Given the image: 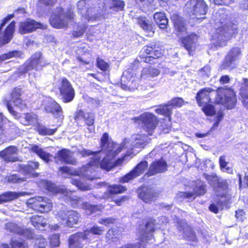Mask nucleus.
I'll list each match as a JSON object with an SVG mask.
<instances>
[{"instance_id": "obj_59", "label": "nucleus", "mask_w": 248, "mask_h": 248, "mask_svg": "<svg viewBox=\"0 0 248 248\" xmlns=\"http://www.w3.org/2000/svg\"><path fill=\"white\" fill-rule=\"evenodd\" d=\"M210 67L209 65H206L200 70L199 74L203 77H209L210 76Z\"/></svg>"}, {"instance_id": "obj_17", "label": "nucleus", "mask_w": 248, "mask_h": 248, "mask_svg": "<svg viewBox=\"0 0 248 248\" xmlns=\"http://www.w3.org/2000/svg\"><path fill=\"white\" fill-rule=\"evenodd\" d=\"M7 108L9 112L16 119H19L21 124L25 125H35L37 124V116L33 113H27L24 116H20L19 114L15 111L11 103L8 102Z\"/></svg>"}, {"instance_id": "obj_14", "label": "nucleus", "mask_w": 248, "mask_h": 248, "mask_svg": "<svg viewBox=\"0 0 248 248\" xmlns=\"http://www.w3.org/2000/svg\"><path fill=\"white\" fill-rule=\"evenodd\" d=\"M58 218L62 220V224L69 227H74L78 224L80 216L77 211L61 210L57 214Z\"/></svg>"}, {"instance_id": "obj_49", "label": "nucleus", "mask_w": 248, "mask_h": 248, "mask_svg": "<svg viewBox=\"0 0 248 248\" xmlns=\"http://www.w3.org/2000/svg\"><path fill=\"white\" fill-rule=\"evenodd\" d=\"M160 74L159 70L157 68L150 67L144 68L142 70V76H147V77L154 78Z\"/></svg>"}, {"instance_id": "obj_4", "label": "nucleus", "mask_w": 248, "mask_h": 248, "mask_svg": "<svg viewBox=\"0 0 248 248\" xmlns=\"http://www.w3.org/2000/svg\"><path fill=\"white\" fill-rule=\"evenodd\" d=\"M237 29V25L231 22L217 29L212 35L213 40L215 41L214 42V45L219 47L226 46V42L233 34L235 33Z\"/></svg>"}, {"instance_id": "obj_9", "label": "nucleus", "mask_w": 248, "mask_h": 248, "mask_svg": "<svg viewBox=\"0 0 248 248\" xmlns=\"http://www.w3.org/2000/svg\"><path fill=\"white\" fill-rule=\"evenodd\" d=\"M135 122H139L143 130L147 133L148 135H152L156 128L157 120L156 116L153 113L145 112L139 117L134 118Z\"/></svg>"}, {"instance_id": "obj_43", "label": "nucleus", "mask_w": 248, "mask_h": 248, "mask_svg": "<svg viewBox=\"0 0 248 248\" xmlns=\"http://www.w3.org/2000/svg\"><path fill=\"white\" fill-rule=\"evenodd\" d=\"M105 230L104 228L99 227L97 225H94L91 227L89 230L86 229L83 232L86 234V236L87 239H90L93 235H100L102 234Z\"/></svg>"}, {"instance_id": "obj_31", "label": "nucleus", "mask_w": 248, "mask_h": 248, "mask_svg": "<svg viewBox=\"0 0 248 248\" xmlns=\"http://www.w3.org/2000/svg\"><path fill=\"white\" fill-rule=\"evenodd\" d=\"M94 114L92 112H84L82 110H78L75 115L77 121L84 119L85 123L88 126H92L94 122Z\"/></svg>"}, {"instance_id": "obj_56", "label": "nucleus", "mask_w": 248, "mask_h": 248, "mask_svg": "<svg viewBox=\"0 0 248 248\" xmlns=\"http://www.w3.org/2000/svg\"><path fill=\"white\" fill-rule=\"evenodd\" d=\"M86 30V27L85 25L79 26L77 30L74 31L72 34L74 37L78 38L83 35Z\"/></svg>"}, {"instance_id": "obj_23", "label": "nucleus", "mask_w": 248, "mask_h": 248, "mask_svg": "<svg viewBox=\"0 0 248 248\" xmlns=\"http://www.w3.org/2000/svg\"><path fill=\"white\" fill-rule=\"evenodd\" d=\"M84 232H78L71 235L68 238L69 248H83L84 241L87 239Z\"/></svg>"}, {"instance_id": "obj_12", "label": "nucleus", "mask_w": 248, "mask_h": 248, "mask_svg": "<svg viewBox=\"0 0 248 248\" xmlns=\"http://www.w3.org/2000/svg\"><path fill=\"white\" fill-rule=\"evenodd\" d=\"M71 192L67 193L66 200L73 207H81L86 210L87 214L95 213L99 210V207L96 205H92L88 202H83L81 198L73 195Z\"/></svg>"}, {"instance_id": "obj_7", "label": "nucleus", "mask_w": 248, "mask_h": 248, "mask_svg": "<svg viewBox=\"0 0 248 248\" xmlns=\"http://www.w3.org/2000/svg\"><path fill=\"white\" fill-rule=\"evenodd\" d=\"M168 218L165 217H161L157 220L154 219H150L145 224L144 228H142L141 231V241L151 240L153 235V233L155 230L157 229H161L164 227V224L168 223Z\"/></svg>"}, {"instance_id": "obj_28", "label": "nucleus", "mask_w": 248, "mask_h": 248, "mask_svg": "<svg viewBox=\"0 0 248 248\" xmlns=\"http://www.w3.org/2000/svg\"><path fill=\"white\" fill-rule=\"evenodd\" d=\"M17 149L14 146H10L0 152V156L6 162H16L17 160Z\"/></svg>"}, {"instance_id": "obj_19", "label": "nucleus", "mask_w": 248, "mask_h": 248, "mask_svg": "<svg viewBox=\"0 0 248 248\" xmlns=\"http://www.w3.org/2000/svg\"><path fill=\"white\" fill-rule=\"evenodd\" d=\"M184 100L181 97L172 98L168 103L160 105L159 108L155 110L156 113L170 117L172 113V108L173 107H181L184 104Z\"/></svg>"}, {"instance_id": "obj_27", "label": "nucleus", "mask_w": 248, "mask_h": 248, "mask_svg": "<svg viewBox=\"0 0 248 248\" xmlns=\"http://www.w3.org/2000/svg\"><path fill=\"white\" fill-rule=\"evenodd\" d=\"M138 197L144 202L149 203L156 196V193L152 188L146 186L140 187L137 191Z\"/></svg>"}, {"instance_id": "obj_45", "label": "nucleus", "mask_w": 248, "mask_h": 248, "mask_svg": "<svg viewBox=\"0 0 248 248\" xmlns=\"http://www.w3.org/2000/svg\"><path fill=\"white\" fill-rule=\"evenodd\" d=\"M143 11L152 10L153 9L154 0H135Z\"/></svg>"}, {"instance_id": "obj_62", "label": "nucleus", "mask_w": 248, "mask_h": 248, "mask_svg": "<svg viewBox=\"0 0 248 248\" xmlns=\"http://www.w3.org/2000/svg\"><path fill=\"white\" fill-rule=\"evenodd\" d=\"M70 169L67 166H62L59 168V174L62 177L69 174Z\"/></svg>"}, {"instance_id": "obj_11", "label": "nucleus", "mask_w": 248, "mask_h": 248, "mask_svg": "<svg viewBox=\"0 0 248 248\" xmlns=\"http://www.w3.org/2000/svg\"><path fill=\"white\" fill-rule=\"evenodd\" d=\"M27 204L30 208L41 213L47 212L52 207L51 200L47 197L41 196L29 199Z\"/></svg>"}, {"instance_id": "obj_13", "label": "nucleus", "mask_w": 248, "mask_h": 248, "mask_svg": "<svg viewBox=\"0 0 248 248\" xmlns=\"http://www.w3.org/2000/svg\"><path fill=\"white\" fill-rule=\"evenodd\" d=\"M60 99L63 103L71 102L75 96V90L71 83L65 78H62L59 85Z\"/></svg>"}, {"instance_id": "obj_38", "label": "nucleus", "mask_w": 248, "mask_h": 248, "mask_svg": "<svg viewBox=\"0 0 248 248\" xmlns=\"http://www.w3.org/2000/svg\"><path fill=\"white\" fill-rule=\"evenodd\" d=\"M31 151L40 157V158H41L46 163H48L50 161H51V157H52V155L50 154L45 151L43 149L40 148L38 146L36 145H33L31 147Z\"/></svg>"}, {"instance_id": "obj_60", "label": "nucleus", "mask_w": 248, "mask_h": 248, "mask_svg": "<svg viewBox=\"0 0 248 248\" xmlns=\"http://www.w3.org/2000/svg\"><path fill=\"white\" fill-rule=\"evenodd\" d=\"M12 248H28L26 244L24 242L13 241L12 242Z\"/></svg>"}, {"instance_id": "obj_44", "label": "nucleus", "mask_w": 248, "mask_h": 248, "mask_svg": "<svg viewBox=\"0 0 248 248\" xmlns=\"http://www.w3.org/2000/svg\"><path fill=\"white\" fill-rule=\"evenodd\" d=\"M126 187L121 185H114L110 186L108 187L107 192L108 196L111 197L113 195L121 193L126 191Z\"/></svg>"}, {"instance_id": "obj_5", "label": "nucleus", "mask_w": 248, "mask_h": 248, "mask_svg": "<svg viewBox=\"0 0 248 248\" xmlns=\"http://www.w3.org/2000/svg\"><path fill=\"white\" fill-rule=\"evenodd\" d=\"M49 64V63L47 62L42 56V53L37 51L33 54L30 59L27 60L24 64L19 69L18 73L20 76H21L28 71L32 69L40 71Z\"/></svg>"}, {"instance_id": "obj_51", "label": "nucleus", "mask_w": 248, "mask_h": 248, "mask_svg": "<svg viewBox=\"0 0 248 248\" xmlns=\"http://www.w3.org/2000/svg\"><path fill=\"white\" fill-rule=\"evenodd\" d=\"M203 176L208 181L209 185L214 187L215 186L217 183L219 181L218 177L214 173L208 174L204 173L203 174Z\"/></svg>"}, {"instance_id": "obj_37", "label": "nucleus", "mask_w": 248, "mask_h": 248, "mask_svg": "<svg viewBox=\"0 0 248 248\" xmlns=\"http://www.w3.org/2000/svg\"><path fill=\"white\" fill-rule=\"evenodd\" d=\"M154 18L155 23L161 29H165L168 25V19L165 13L156 12L154 14Z\"/></svg>"}, {"instance_id": "obj_57", "label": "nucleus", "mask_w": 248, "mask_h": 248, "mask_svg": "<svg viewBox=\"0 0 248 248\" xmlns=\"http://www.w3.org/2000/svg\"><path fill=\"white\" fill-rule=\"evenodd\" d=\"M47 245L46 240L42 237L38 238L35 242V248H46Z\"/></svg>"}, {"instance_id": "obj_58", "label": "nucleus", "mask_w": 248, "mask_h": 248, "mask_svg": "<svg viewBox=\"0 0 248 248\" xmlns=\"http://www.w3.org/2000/svg\"><path fill=\"white\" fill-rule=\"evenodd\" d=\"M77 8L81 14H84V12L87 11L86 0L79 1L77 3Z\"/></svg>"}, {"instance_id": "obj_55", "label": "nucleus", "mask_w": 248, "mask_h": 248, "mask_svg": "<svg viewBox=\"0 0 248 248\" xmlns=\"http://www.w3.org/2000/svg\"><path fill=\"white\" fill-rule=\"evenodd\" d=\"M167 118H168V121L166 123L164 122L162 123L159 126L160 131L164 134L168 133L171 128V124L170 122V116Z\"/></svg>"}, {"instance_id": "obj_40", "label": "nucleus", "mask_w": 248, "mask_h": 248, "mask_svg": "<svg viewBox=\"0 0 248 248\" xmlns=\"http://www.w3.org/2000/svg\"><path fill=\"white\" fill-rule=\"evenodd\" d=\"M206 185L203 182L200 180H198L196 182L193 192H191V193L194 195V199L197 196L203 195L206 192Z\"/></svg>"}, {"instance_id": "obj_15", "label": "nucleus", "mask_w": 248, "mask_h": 248, "mask_svg": "<svg viewBox=\"0 0 248 248\" xmlns=\"http://www.w3.org/2000/svg\"><path fill=\"white\" fill-rule=\"evenodd\" d=\"M241 56V48L237 46L232 47L227 53L219 67V69L223 70L228 68L232 69L234 67L235 62L240 59Z\"/></svg>"}, {"instance_id": "obj_2", "label": "nucleus", "mask_w": 248, "mask_h": 248, "mask_svg": "<svg viewBox=\"0 0 248 248\" xmlns=\"http://www.w3.org/2000/svg\"><path fill=\"white\" fill-rule=\"evenodd\" d=\"M216 96L214 102L221 104L228 109L233 108L236 102L235 93L231 88H218L215 91L210 88H205L199 91L196 96V101L199 106L207 116L214 115L216 113L215 107L211 104V97Z\"/></svg>"}, {"instance_id": "obj_52", "label": "nucleus", "mask_w": 248, "mask_h": 248, "mask_svg": "<svg viewBox=\"0 0 248 248\" xmlns=\"http://www.w3.org/2000/svg\"><path fill=\"white\" fill-rule=\"evenodd\" d=\"M56 130L57 129H50L42 125H39L37 127L38 133L42 135H52L55 133Z\"/></svg>"}, {"instance_id": "obj_41", "label": "nucleus", "mask_w": 248, "mask_h": 248, "mask_svg": "<svg viewBox=\"0 0 248 248\" xmlns=\"http://www.w3.org/2000/svg\"><path fill=\"white\" fill-rule=\"evenodd\" d=\"M19 195L14 191H7L0 194V204L9 202L18 198Z\"/></svg>"}, {"instance_id": "obj_30", "label": "nucleus", "mask_w": 248, "mask_h": 248, "mask_svg": "<svg viewBox=\"0 0 248 248\" xmlns=\"http://www.w3.org/2000/svg\"><path fill=\"white\" fill-rule=\"evenodd\" d=\"M56 158L65 164L76 165L77 163V160L72 156L70 150L63 149L58 152Z\"/></svg>"}, {"instance_id": "obj_25", "label": "nucleus", "mask_w": 248, "mask_h": 248, "mask_svg": "<svg viewBox=\"0 0 248 248\" xmlns=\"http://www.w3.org/2000/svg\"><path fill=\"white\" fill-rule=\"evenodd\" d=\"M5 228L11 232L23 235L29 239L32 238L33 237V234L31 230L21 228L14 223H7L5 225Z\"/></svg>"}, {"instance_id": "obj_22", "label": "nucleus", "mask_w": 248, "mask_h": 248, "mask_svg": "<svg viewBox=\"0 0 248 248\" xmlns=\"http://www.w3.org/2000/svg\"><path fill=\"white\" fill-rule=\"evenodd\" d=\"M42 28L43 25L41 23L29 18L20 23L19 31L21 34H24L32 32L37 29Z\"/></svg>"}, {"instance_id": "obj_63", "label": "nucleus", "mask_w": 248, "mask_h": 248, "mask_svg": "<svg viewBox=\"0 0 248 248\" xmlns=\"http://www.w3.org/2000/svg\"><path fill=\"white\" fill-rule=\"evenodd\" d=\"M115 221V219L113 217H107L105 218H101L99 223L104 225L107 226L110 224H113Z\"/></svg>"}, {"instance_id": "obj_18", "label": "nucleus", "mask_w": 248, "mask_h": 248, "mask_svg": "<svg viewBox=\"0 0 248 248\" xmlns=\"http://www.w3.org/2000/svg\"><path fill=\"white\" fill-rule=\"evenodd\" d=\"M148 167V162L146 160L140 161L129 172L119 178V182L128 183L143 174Z\"/></svg>"}, {"instance_id": "obj_16", "label": "nucleus", "mask_w": 248, "mask_h": 248, "mask_svg": "<svg viewBox=\"0 0 248 248\" xmlns=\"http://www.w3.org/2000/svg\"><path fill=\"white\" fill-rule=\"evenodd\" d=\"M176 223L177 229L179 232L182 233L184 239L194 242H197L198 239L195 232L188 225L185 219H177Z\"/></svg>"}, {"instance_id": "obj_42", "label": "nucleus", "mask_w": 248, "mask_h": 248, "mask_svg": "<svg viewBox=\"0 0 248 248\" xmlns=\"http://www.w3.org/2000/svg\"><path fill=\"white\" fill-rule=\"evenodd\" d=\"M23 55L21 51L13 50L0 55V63L11 58H21Z\"/></svg>"}, {"instance_id": "obj_54", "label": "nucleus", "mask_w": 248, "mask_h": 248, "mask_svg": "<svg viewBox=\"0 0 248 248\" xmlns=\"http://www.w3.org/2000/svg\"><path fill=\"white\" fill-rule=\"evenodd\" d=\"M96 65L98 68L104 71H107L109 66V65L108 62H106L103 59H100L99 57L96 59Z\"/></svg>"}, {"instance_id": "obj_8", "label": "nucleus", "mask_w": 248, "mask_h": 248, "mask_svg": "<svg viewBox=\"0 0 248 248\" xmlns=\"http://www.w3.org/2000/svg\"><path fill=\"white\" fill-rule=\"evenodd\" d=\"M186 10L189 16L197 19L205 18L208 6L203 0H189L186 4Z\"/></svg>"}, {"instance_id": "obj_36", "label": "nucleus", "mask_w": 248, "mask_h": 248, "mask_svg": "<svg viewBox=\"0 0 248 248\" xmlns=\"http://www.w3.org/2000/svg\"><path fill=\"white\" fill-rule=\"evenodd\" d=\"M132 139L134 140L133 146L136 148H144L151 140L145 134H137L132 136Z\"/></svg>"}, {"instance_id": "obj_3", "label": "nucleus", "mask_w": 248, "mask_h": 248, "mask_svg": "<svg viewBox=\"0 0 248 248\" xmlns=\"http://www.w3.org/2000/svg\"><path fill=\"white\" fill-rule=\"evenodd\" d=\"M162 55L161 51L156 49V45L150 43L142 49L139 58L135 60L131 67L132 69L136 70L139 67V65L142 66V63H154V60L161 57Z\"/></svg>"}, {"instance_id": "obj_34", "label": "nucleus", "mask_w": 248, "mask_h": 248, "mask_svg": "<svg viewBox=\"0 0 248 248\" xmlns=\"http://www.w3.org/2000/svg\"><path fill=\"white\" fill-rule=\"evenodd\" d=\"M7 121V119L4 117L2 113L0 112V135H4L10 139L13 138L14 136L12 133L16 131V128L14 126V127L10 129L6 128L5 125Z\"/></svg>"}, {"instance_id": "obj_21", "label": "nucleus", "mask_w": 248, "mask_h": 248, "mask_svg": "<svg viewBox=\"0 0 248 248\" xmlns=\"http://www.w3.org/2000/svg\"><path fill=\"white\" fill-rule=\"evenodd\" d=\"M45 109L46 112L51 113L56 118L61 119L63 117L61 106L51 98H49L46 101Z\"/></svg>"}, {"instance_id": "obj_61", "label": "nucleus", "mask_w": 248, "mask_h": 248, "mask_svg": "<svg viewBox=\"0 0 248 248\" xmlns=\"http://www.w3.org/2000/svg\"><path fill=\"white\" fill-rule=\"evenodd\" d=\"M50 243L53 247L59 246L60 244L59 235L57 234L52 235L50 238Z\"/></svg>"}, {"instance_id": "obj_50", "label": "nucleus", "mask_w": 248, "mask_h": 248, "mask_svg": "<svg viewBox=\"0 0 248 248\" xmlns=\"http://www.w3.org/2000/svg\"><path fill=\"white\" fill-rule=\"evenodd\" d=\"M175 198L179 202L184 199H187L189 201L194 199V195L191 192H180L177 194Z\"/></svg>"}, {"instance_id": "obj_64", "label": "nucleus", "mask_w": 248, "mask_h": 248, "mask_svg": "<svg viewBox=\"0 0 248 248\" xmlns=\"http://www.w3.org/2000/svg\"><path fill=\"white\" fill-rule=\"evenodd\" d=\"M117 232L115 229H110L106 234V237L108 239H112L113 236L116 235Z\"/></svg>"}, {"instance_id": "obj_46", "label": "nucleus", "mask_w": 248, "mask_h": 248, "mask_svg": "<svg viewBox=\"0 0 248 248\" xmlns=\"http://www.w3.org/2000/svg\"><path fill=\"white\" fill-rule=\"evenodd\" d=\"M109 9L118 12L124 9L125 3L123 0H109Z\"/></svg>"}, {"instance_id": "obj_10", "label": "nucleus", "mask_w": 248, "mask_h": 248, "mask_svg": "<svg viewBox=\"0 0 248 248\" xmlns=\"http://www.w3.org/2000/svg\"><path fill=\"white\" fill-rule=\"evenodd\" d=\"M14 16V14L8 15L0 24V45L8 44L11 40L15 31L16 22L13 21L6 28L5 24Z\"/></svg>"}, {"instance_id": "obj_47", "label": "nucleus", "mask_w": 248, "mask_h": 248, "mask_svg": "<svg viewBox=\"0 0 248 248\" xmlns=\"http://www.w3.org/2000/svg\"><path fill=\"white\" fill-rule=\"evenodd\" d=\"M240 94L244 103L248 105V79L244 78V84L240 89Z\"/></svg>"}, {"instance_id": "obj_20", "label": "nucleus", "mask_w": 248, "mask_h": 248, "mask_svg": "<svg viewBox=\"0 0 248 248\" xmlns=\"http://www.w3.org/2000/svg\"><path fill=\"white\" fill-rule=\"evenodd\" d=\"M168 170V164L166 161L162 158L153 161L149 166L148 171L145 174L147 177L155 175L158 173H163Z\"/></svg>"}, {"instance_id": "obj_1", "label": "nucleus", "mask_w": 248, "mask_h": 248, "mask_svg": "<svg viewBox=\"0 0 248 248\" xmlns=\"http://www.w3.org/2000/svg\"><path fill=\"white\" fill-rule=\"evenodd\" d=\"M100 147L101 150L100 151L93 152L87 149L78 150L82 157L93 155L89 163L82 168L85 175L95 171L99 166L108 171L110 170L113 168V159L123 148L122 145L111 141L107 133H104L101 138Z\"/></svg>"}, {"instance_id": "obj_29", "label": "nucleus", "mask_w": 248, "mask_h": 248, "mask_svg": "<svg viewBox=\"0 0 248 248\" xmlns=\"http://www.w3.org/2000/svg\"><path fill=\"white\" fill-rule=\"evenodd\" d=\"M140 26L147 33L148 36H152L155 32V25L148 18L140 16L137 19Z\"/></svg>"}, {"instance_id": "obj_35", "label": "nucleus", "mask_w": 248, "mask_h": 248, "mask_svg": "<svg viewBox=\"0 0 248 248\" xmlns=\"http://www.w3.org/2000/svg\"><path fill=\"white\" fill-rule=\"evenodd\" d=\"M228 187L229 185L227 180H219L214 186L217 195L222 197H225L228 193Z\"/></svg>"}, {"instance_id": "obj_53", "label": "nucleus", "mask_w": 248, "mask_h": 248, "mask_svg": "<svg viewBox=\"0 0 248 248\" xmlns=\"http://www.w3.org/2000/svg\"><path fill=\"white\" fill-rule=\"evenodd\" d=\"M6 179L7 182L12 184H18L24 181V178L20 177L16 174L7 176Z\"/></svg>"}, {"instance_id": "obj_26", "label": "nucleus", "mask_w": 248, "mask_h": 248, "mask_svg": "<svg viewBox=\"0 0 248 248\" xmlns=\"http://www.w3.org/2000/svg\"><path fill=\"white\" fill-rule=\"evenodd\" d=\"M170 19L173 23L175 31L178 35L183 34L186 31V22L184 19L176 13H173L170 16Z\"/></svg>"}, {"instance_id": "obj_48", "label": "nucleus", "mask_w": 248, "mask_h": 248, "mask_svg": "<svg viewBox=\"0 0 248 248\" xmlns=\"http://www.w3.org/2000/svg\"><path fill=\"white\" fill-rule=\"evenodd\" d=\"M40 185L48 191L54 193H56L58 192V189L56 185L50 181L46 180H43L41 182Z\"/></svg>"}, {"instance_id": "obj_32", "label": "nucleus", "mask_w": 248, "mask_h": 248, "mask_svg": "<svg viewBox=\"0 0 248 248\" xmlns=\"http://www.w3.org/2000/svg\"><path fill=\"white\" fill-rule=\"evenodd\" d=\"M39 164L37 162L31 161L27 164H20L19 169L20 171L24 173L25 174H28L37 177L38 173L35 172V170L39 168Z\"/></svg>"}, {"instance_id": "obj_39", "label": "nucleus", "mask_w": 248, "mask_h": 248, "mask_svg": "<svg viewBox=\"0 0 248 248\" xmlns=\"http://www.w3.org/2000/svg\"><path fill=\"white\" fill-rule=\"evenodd\" d=\"M31 224L37 229L43 230L46 225L44 217L42 216H33L30 218Z\"/></svg>"}, {"instance_id": "obj_6", "label": "nucleus", "mask_w": 248, "mask_h": 248, "mask_svg": "<svg viewBox=\"0 0 248 248\" xmlns=\"http://www.w3.org/2000/svg\"><path fill=\"white\" fill-rule=\"evenodd\" d=\"M73 20V13L70 11L65 14L61 7H57L49 19L50 25L57 29L66 27Z\"/></svg>"}, {"instance_id": "obj_33", "label": "nucleus", "mask_w": 248, "mask_h": 248, "mask_svg": "<svg viewBox=\"0 0 248 248\" xmlns=\"http://www.w3.org/2000/svg\"><path fill=\"white\" fill-rule=\"evenodd\" d=\"M21 93V89L20 88H15L11 93V100L10 101L14 106L18 107L21 110H23L26 108V105L20 97Z\"/></svg>"}, {"instance_id": "obj_24", "label": "nucleus", "mask_w": 248, "mask_h": 248, "mask_svg": "<svg viewBox=\"0 0 248 248\" xmlns=\"http://www.w3.org/2000/svg\"><path fill=\"white\" fill-rule=\"evenodd\" d=\"M183 46L188 52L190 55H192V52L195 50L198 40V36L195 33H191L186 36L181 37Z\"/></svg>"}]
</instances>
